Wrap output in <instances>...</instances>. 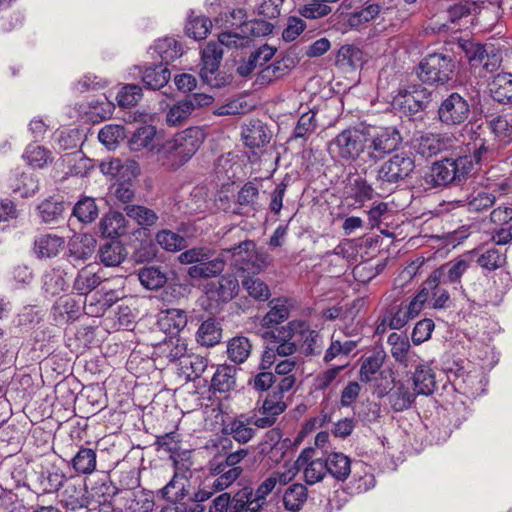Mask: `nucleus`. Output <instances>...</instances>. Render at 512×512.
I'll list each match as a JSON object with an SVG mask.
<instances>
[{
	"label": "nucleus",
	"mask_w": 512,
	"mask_h": 512,
	"mask_svg": "<svg viewBox=\"0 0 512 512\" xmlns=\"http://www.w3.org/2000/svg\"><path fill=\"white\" fill-rule=\"evenodd\" d=\"M471 114L469 101L458 92L445 97L437 110L439 122L446 127H457L464 124Z\"/></svg>",
	"instance_id": "8"
},
{
	"label": "nucleus",
	"mask_w": 512,
	"mask_h": 512,
	"mask_svg": "<svg viewBox=\"0 0 512 512\" xmlns=\"http://www.w3.org/2000/svg\"><path fill=\"white\" fill-rule=\"evenodd\" d=\"M171 77L170 71L162 65H153L145 68L142 82L146 88L158 90L164 87Z\"/></svg>",
	"instance_id": "37"
},
{
	"label": "nucleus",
	"mask_w": 512,
	"mask_h": 512,
	"mask_svg": "<svg viewBox=\"0 0 512 512\" xmlns=\"http://www.w3.org/2000/svg\"><path fill=\"white\" fill-rule=\"evenodd\" d=\"M208 297L215 301L229 302L239 292V282L232 274L222 275L217 281L208 283L205 287Z\"/></svg>",
	"instance_id": "16"
},
{
	"label": "nucleus",
	"mask_w": 512,
	"mask_h": 512,
	"mask_svg": "<svg viewBox=\"0 0 512 512\" xmlns=\"http://www.w3.org/2000/svg\"><path fill=\"white\" fill-rule=\"evenodd\" d=\"M367 167L376 165L387 155L396 151L402 143L400 131L395 127H366Z\"/></svg>",
	"instance_id": "4"
},
{
	"label": "nucleus",
	"mask_w": 512,
	"mask_h": 512,
	"mask_svg": "<svg viewBox=\"0 0 512 512\" xmlns=\"http://www.w3.org/2000/svg\"><path fill=\"white\" fill-rule=\"evenodd\" d=\"M490 94L493 100L501 103H512V74H498L490 84Z\"/></svg>",
	"instance_id": "31"
},
{
	"label": "nucleus",
	"mask_w": 512,
	"mask_h": 512,
	"mask_svg": "<svg viewBox=\"0 0 512 512\" xmlns=\"http://www.w3.org/2000/svg\"><path fill=\"white\" fill-rule=\"evenodd\" d=\"M155 240L161 248L169 252L181 251L187 247V241L183 236L168 229L159 231Z\"/></svg>",
	"instance_id": "46"
},
{
	"label": "nucleus",
	"mask_w": 512,
	"mask_h": 512,
	"mask_svg": "<svg viewBox=\"0 0 512 512\" xmlns=\"http://www.w3.org/2000/svg\"><path fill=\"white\" fill-rule=\"evenodd\" d=\"M138 279L146 289L157 290L166 284L167 275L161 267L148 266L139 269Z\"/></svg>",
	"instance_id": "38"
},
{
	"label": "nucleus",
	"mask_w": 512,
	"mask_h": 512,
	"mask_svg": "<svg viewBox=\"0 0 512 512\" xmlns=\"http://www.w3.org/2000/svg\"><path fill=\"white\" fill-rule=\"evenodd\" d=\"M142 97V89L137 84L125 85L117 94V102L120 107L134 106Z\"/></svg>",
	"instance_id": "64"
},
{
	"label": "nucleus",
	"mask_w": 512,
	"mask_h": 512,
	"mask_svg": "<svg viewBox=\"0 0 512 512\" xmlns=\"http://www.w3.org/2000/svg\"><path fill=\"white\" fill-rule=\"evenodd\" d=\"M252 342L245 336H235L226 345L227 358L235 365L243 364L252 353Z\"/></svg>",
	"instance_id": "26"
},
{
	"label": "nucleus",
	"mask_w": 512,
	"mask_h": 512,
	"mask_svg": "<svg viewBox=\"0 0 512 512\" xmlns=\"http://www.w3.org/2000/svg\"><path fill=\"white\" fill-rule=\"evenodd\" d=\"M400 105L405 112L416 114L428 108L432 101V92L422 86H414L405 91L400 98Z\"/></svg>",
	"instance_id": "17"
},
{
	"label": "nucleus",
	"mask_w": 512,
	"mask_h": 512,
	"mask_svg": "<svg viewBox=\"0 0 512 512\" xmlns=\"http://www.w3.org/2000/svg\"><path fill=\"white\" fill-rule=\"evenodd\" d=\"M96 240L91 235H81L69 245V253L75 260H87L95 251Z\"/></svg>",
	"instance_id": "42"
},
{
	"label": "nucleus",
	"mask_w": 512,
	"mask_h": 512,
	"mask_svg": "<svg viewBox=\"0 0 512 512\" xmlns=\"http://www.w3.org/2000/svg\"><path fill=\"white\" fill-rule=\"evenodd\" d=\"M237 372L238 369L235 365H219L211 379V388L220 393L234 390L237 386Z\"/></svg>",
	"instance_id": "21"
},
{
	"label": "nucleus",
	"mask_w": 512,
	"mask_h": 512,
	"mask_svg": "<svg viewBox=\"0 0 512 512\" xmlns=\"http://www.w3.org/2000/svg\"><path fill=\"white\" fill-rule=\"evenodd\" d=\"M329 151L341 160L354 162L358 167H367L366 127H352L341 131L330 141Z\"/></svg>",
	"instance_id": "3"
},
{
	"label": "nucleus",
	"mask_w": 512,
	"mask_h": 512,
	"mask_svg": "<svg viewBox=\"0 0 512 512\" xmlns=\"http://www.w3.org/2000/svg\"><path fill=\"white\" fill-rule=\"evenodd\" d=\"M222 58L223 48L220 47V44L218 42L209 41L205 48L202 50V68L200 70V76L203 82L207 83L212 87L219 86L216 73L219 70Z\"/></svg>",
	"instance_id": "12"
},
{
	"label": "nucleus",
	"mask_w": 512,
	"mask_h": 512,
	"mask_svg": "<svg viewBox=\"0 0 512 512\" xmlns=\"http://www.w3.org/2000/svg\"><path fill=\"white\" fill-rule=\"evenodd\" d=\"M101 278L91 267L81 269L73 283V290L78 295H87L101 283Z\"/></svg>",
	"instance_id": "40"
},
{
	"label": "nucleus",
	"mask_w": 512,
	"mask_h": 512,
	"mask_svg": "<svg viewBox=\"0 0 512 512\" xmlns=\"http://www.w3.org/2000/svg\"><path fill=\"white\" fill-rule=\"evenodd\" d=\"M165 332L177 335L187 325V315L180 309H168L159 321Z\"/></svg>",
	"instance_id": "43"
},
{
	"label": "nucleus",
	"mask_w": 512,
	"mask_h": 512,
	"mask_svg": "<svg viewBox=\"0 0 512 512\" xmlns=\"http://www.w3.org/2000/svg\"><path fill=\"white\" fill-rule=\"evenodd\" d=\"M242 286L249 296L257 301H266L270 297V290L267 284L259 278H246L242 280Z\"/></svg>",
	"instance_id": "61"
},
{
	"label": "nucleus",
	"mask_w": 512,
	"mask_h": 512,
	"mask_svg": "<svg viewBox=\"0 0 512 512\" xmlns=\"http://www.w3.org/2000/svg\"><path fill=\"white\" fill-rule=\"evenodd\" d=\"M13 191L21 197H29L35 194L39 189V182L35 175L31 173H22L11 185Z\"/></svg>",
	"instance_id": "56"
},
{
	"label": "nucleus",
	"mask_w": 512,
	"mask_h": 512,
	"mask_svg": "<svg viewBox=\"0 0 512 512\" xmlns=\"http://www.w3.org/2000/svg\"><path fill=\"white\" fill-rule=\"evenodd\" d=\"M124 212L130 219L143 228L154 226L159 219L157 213L153 209L142 205L127 204L124 206Z\"/></svg>",
	"instance_id": "39"
},
{
	"label": "nucleus",
	"mask_w": 512,
	"mask_h": 512,
	"mask_svg": "<svg viewBox=\"0 0 512 512\" xmlns=\"http://www.w3.org/2000/svg\"><path fill=\"white\" fill-rule=\"evenodd\" d=\"M59 498L62 507L72 512L87 509L90 503L85 483L74 478L65 482Z\"/></svg>",
	"instance_id": "10"
},
{
	"label": "nucleus",
	"mask_w": 512,
	"mask_h": 512,
	"mask_svg": "<svg viewBox=\"0 0 512 512\" xmlns=\"http://www.w3.org/2000/svg\"><path fill=\"white\" fill-rule=\"evenodd\" d=\"M67 273L62 269H52L43 275V289L51 295L56 296L68 288L66 279Z\"/></svg>",
	"instance_id": "41"
},
{
	"label": "nucleus",
	"mask_w": 512,
	"mask_h": 512,
	"mask_svg": "<svg viewBox=\"0 0 512 512\" xmlns=\"http://www.w3.org/2000/svg\"><path fill=\"white\" fill-rule=\"evenodd\" d=\"M130 473L132 474L130 480L131 482L127 483L126 489L118 491V489L115 486H113V484L110 481H107L97 484L95 487H93V495L98 498V501L100 503L110 501L118 493H124L127 496H129L130 494H132L131 490L138 487L140 484L139 478L135 476V472Z\"/></svg>",
	"instance_id": "33"
},
{
	"label": "nucleus",
	"mask_w": 512,
	"mask_h": 512,
	"mask_svg": "<svg viewBox=\"0 0 512 512\" xmlns=\"http://www.w3.org/2000/svg\"><path fill=\"white\" fill-rule=\"evenodd\" d=\"M65 240L55 234H42L34 241V252L39 258L56 257L63 249Z\"/></svg>",
	"instance_id": "24"
},
{
	"label": "nucleus",
	"mask_w": 512,
	"mask_h": 512,
	"mask_svg": "<svg viewBox=\"0 0 512 512\" xmlns=\"http://www.w3.org/2000/svg\"><path fill=\"white\" fill-rule=\"evenodd\" d=\"M64 202L49 198L41 202L38 206V213L45 223L56 222L64 211Z\"/></svg>",
	"instance_id": "50"
},
{
	"label": "nucleus",
	"mask_w": 512,
	"mask_h": 512,
	"mask_svg": "<svg viewBox=\"0 0 512 512\" xmlns=\"http://www.w3.org/2000/svg\"><path fill=\"white\" fill-rule=\"evenodd\" d=\"M389 402L394 411L400 412L408 409L415 400V394L404 385L396 386L390 391Z\"/></svg>",
	"instance_id": "47"
},
{
	"label": "nucleus",
	"mask_w": 512,
	"mask_h": 512,
	"mask_svg": "<svg viewBox=\"0 0 512 512\" xmlns=\"http://www.w3.org/2000/svg\"><path fill=\"white\" fill-rule=\"evenodd\" d=\"M154 49L162 62L166 64L178 59L183 53L181 44L176 39L170 37L159 39Z\"/></svg>",
	"instance_id": "44"
},
{
	"label": "nucleus",
	"mask_w": 512,
	"mask_h": 512,
	"mask_svg": "<svg viewBox=\"0 0 512 512\" xmlns=\"http://www.w3.org/2000/svg\"><path fill=\"white\" fill-rule=\"evenodd\" d=\"M459 46L471 66L474 67L480 66L481 62H483V55L488 48L487 45H482L471 40H461Z\"/></svg>",
	"instance_id": "60"
},
{
	"label": "nucleus",
	"mask_w": 512,
	"mask_h": 512,
	"mask_svg": "<svg viewBox=\"0 0 512 512\" xmlns=\"http://www.w3.org/2000/svg\"><path fill=\"white\" fill-rule=\"evenodd\" d=\"M455 138L447 133H424L413 141L415 151L422 157L430 158L453 147Z\"/></svg>",
	"instance_id": "11"
},
{
	"label": "nucleus",
	"mask_w": 512,
	"mask_h": 512,
	"mask_svg": "<svg viewBox=\"0 0 512 512\" xmlns=\"http://www.w3.org/2000/svg\"><path fill=\"white\" fill-rule=\"evenodd\" d=\"M489 149L483 142L479 145L468 143L451 157H446L433 163L430 174L427 176L433 187L461 183L468 176L476 173L484 160L487 159Z\"/></svg>",
	"instance_id": "1"
},
{
	"label": "nucleus",
	"mask_w": 512,
	"mask_h": 512,
	"mask_svg": "<svg viewBox=\"0 0 512 512\" xmlns=\"http://www.w3.org/2000/svg\"><path fill=\"white\" fill-rule=\"evenodd\" d=\"M471 256H462L454 261H450L433 273H438L439 283H459L461 276L468 270L471 265Z\"/></svg>",
	"instance_id": "23"
},
{
	"label": "nucleus",
	"mask_w": 512,
	"mask_h": 512,
	"mask_svg": "<svg viewBox=\"0 0 512 512\" xmlns=\"http://www.w3.org/2000/svg\"><path fill=\"white\" fill-rule=\"evenodd\" d=\"M193 112V104L186 98L175 103L166 114V122L168 125H181Z\"/></svg>",
	"instance_id": "51"
},
{
	"label": "nucleus",
	"mask_w": 512,
	"mask_h": 512,
	"mask_svg": "<svg viewBox=\"0 0 512 512\" xmlns=\"http://www.w3.org/2000/svg\"><path fill=\"white\" fill-rule=\"evenodd\" d=\"M298 327H301V321H290L287 325L266 331L264 338L271 345V350L276 351L277 355L287 357L297 351Z\"/></svg>",
	"instance_id": "9"
},
{
	"label": "nucleus",
	"mask_w": 512,
	"mask_h": 512,
	"mask_svg": "<svg viewBox=\"0 0 512 512\" xmlns=\"http://www.w3.org/2000/svg\"><path fill=\"white\" fill-rule=\"evenodd\" d=\"M414 390L418 395H430L436 388L435 374L427 365H419L413 376Z\"/></svg>",
	"instance_id": "35"
},
{
	"label": "nucleus",
	"mask_w": 512,
	"mask_h": 512,
	"mask_svg": "<svg viewBox=\"0 0 512 512\" xmlns=\"http://www.w3.org/2000/svg\"><path fill=\"white\" fill-rule=\"evenodd\" d=\"M286 407L287 405L282 400V397L276 392H273L267 395L262 406L258 409V413L270 415L277 420L278 416L286 410Z\"/></svg>",
	"instance_id": "63"
},
{
	"label": "nucleus",
	"mask_w": 512,
	"mask_h": 512,
	"mask_svg": "<svg viewBox=\"0 0 512 512\" xmlns=\"http://www.w3.org/2000/svg\"><path fill=\"white\" fill-rule=\"evenodd\" d=\"M71 465L78 474H92L97 467L96 451L91 448L81 447L72 458Z\"/></svg>",
	"instance_id": "34"
},
{
	"label": "nucleus",
	"mask_w": 512,
	"mask_h": 512,
	"mask_svg": "<svg viewBox=\"0 0 512 512\" xmlns=\"http://www.w3.org/2000/svg\"><path fill=\"white\" fill-rule=\"evenodd\" d=\"M455 70L453 59L442 53L425 56L416 68L418 79L428 85H444L452 80Z\"/></svg>",
	"instance_id": "7"
},
{
	"label": "nucleus",
	"mask_w": 512,
	"mask_h": 512,
	"mask_svg": "<svg viewBox=\"0 0 512 512\" xmlns=\"http://www.w3.org/2000/svg\"><path fill=\"white\" fill-rule=\"evenodd\" d=\"M217 21L222 22L221 26L225 30L242 31L244 24L247 22V14L244 9L237 8L224 15L221 14Z\"/></svg>",
	"instance_id": "62"
},
{
	"label": "nucleus",
	"mask_w": 512,
	"mask_h": 512,
	"mask_svg": "<svg viewBox=\"0 0 512 512\" xmlns=\"http://www.w3.org/2000/svg\"><path fill=\"white\" fill-rule=\"evenodd\" d=\"M327 464V473L338 481H345L351 473V460L348 456L340 452H334L325 459Z\"/></svg>",
	"instance_id": "32"
},
{
	"label": "nucleus",
	"mask_w": 512,
	"mask_h": 512,
	"mask_svg": "<svg viewBox=\"0 0 512 512\" xmlns=\"http://www.w3.org/2000/svg\"><path fill=\"white\" fill-rule=\"evenodd\" d=\"M204 139L205 133L201 128L185 129L158 149L157 159L166 169L175 171L195 155Z\"/></svg>",
	"instance_id": "2"
},
{
	"label": "nucleus",
	"mask_w": 512,
	"mask_h": 512,
	"mask_svg": "<svg viewBox=\"0 0 512 512\" xmlns=\"http://www.w3.org/2000/svg\"><path fill=\"white\" fill-rule=\"evenodd\" d=\"M125 246L118 240H108L98 250L100 262L106 267L119 266L127 257Z\"/></svg>",
	"instance_id": "22"
},
{
	"label": "nucleus",
	"mask_w": 512,
	"mask_h": 512,
	"mask_svg": "<svg viewBox=\"0 0 512 512\" xmlns=\"http://www.w3.org/2000/svg\"><path fill=\"white\" fill-rule=\"evenodd\" d=\"M69 479L59 469L49 470L43 473L40 477V485L42 490L46 493H53L59 491L64 487L65 482Z\"/></svg>",
	"instance_id": "59"
},
{
	"label": "nucleus",
	"mask_w": 512,
	"mask_h": 512,
	"mask_svg": "<svg viewBox=\"0 0 512 512\" xmlns=\"http://www.w3.org/2000/svg\"><path fill=\"white\" fill-rule=\"evenodd\" d=\"M190 480L187 471L176 470L172 479L161 489L164 499L171 503L170 506H186L185 500L190 495Z\"/></svg>",
	"instance_id": "14"
},
{
	"label": "nucleus",
	"mask_w": 512,
	"mask_h": 512,
	"mask_svg": "<svg viewBox=\"0 0 512 512\" xmlns=\"http://www.w3.org/2000/svg\"><path fill=\"white\" fill-rule=\"evenodd\" d=\"M345 193L348 198H351L355 203H364L373 199L374 195L379 193L375 192L372 185L360 175H352L347 179L345 186Z\"/></svg>",
	"instance_id": "20"
},
{
	"label": "nucleus",
	"mask_w": 512,
	"mask_h": 512,
	"mask_svg": "<svg viewBox=\"0 0 512 512\" xmlns=\"http://www.w3.org/2000/svg\"><path fill=\"white\" fill-rule=\"evenodd\" d=\"M415 163L411 155L405 152L397 153L383 162L376 175L378 196L389 194L394 185L406 179L414 170Z\"/></svg>",
	"instance_id": "6"
},
{
	"label": "nucleus",
	"mask_w": 512,
	"mask_h": 512,
	"mask_svg": "<svg viewBox=\"0 0 512 512\" xmlns=\"http://www.w3.org/2000/svg\"><path fill=\"white\" fill-rule=\"evenodd\" d=\"M208 359L198 354H186L179 364L178 373L187 381L198 379L207 369Z\"/></svg>",
	"instance_id": "25"
},
{
	"label": "nucleus",
	"mask_w": 512,
	"mask_h": 512,
	"mask_svg": "<svg viewBox=\"0 0 512 512\" xmlns=\"http://www.w3.org/2000/svg\"><path fill=\"white\" fill-rule=\"evenodd\" d=\"M307 499V488L300 483L292 484L283 496V504L287 510L297 511Z\"/></svg>",
	"instance_id": "45"
},
{
	"label": "nucleus",
	"mask_w": 512,
	"mask_h": 512,
	"mask_svg": "<svg viewBox=\"0 0 512 512\" xmlns=\"http://www.w3.org/2000/svg\"><path fill=\"white\" fill-rule=\"evenodd\" d=\"M316 451L313 448L304 449L298 456L295 466L303 470L304 479L307 484H315L327 474V464L321 458H314Z\"/></svg>",
	"instance_id": "13"
},
{
	"label": "nucleus",
	"mask_w": 512,
	"mask_h": 512,
	"mask_svg": "<svg viewBox=\"0 0 512 512\" xmlns=\"http://www.w3.org/2000/svg\"><path fill=\"white\" fill-rule=\"evenodd\" d=\"M23 158L34 168H43L52 161L50 151L33 144L26 148Z\"/></svg>",
	"instance_id": "57"
},
{
	"label": "nucleus",
	"mask_w": 512,
	"mask_h": 512,
	"mask_svg": "<svg viewBox=\"0 0 512 512\" xmlns=\"http://www.w3.org/2000/svg\"><path fill=\"white\" fill-rule=\"evenodd\" d=\"M73 215L83 223H91L98 217V207L90 197L79 200L73 208Z\"/></svg>",
	"instance_id": "55"
},
{
	"label": "nucleus",
	"mask_w": 512,
	"mask_h": 512,
	"mask_svg": "<svg viewBox=\"0 0 512 512\" xmlns=\"http://www.w3.org/2000/svg\"><path fill=\"white\" fill-rule=\"evenodd\" d=\"M213 255V250L209 249L208 260L190 266L187 269V274L194 279H208L219 276L225 269L227 254L223 248L217 257L212 258Z\"/></svg>",
	"instance_id": "15"
},
{
	"label": "nucleus",
	"mask_w": 512,
	"mask_h": 512,
	"mask_svg": "<svg viewBox=\"0 0 512 512\" xmlns=\"http://www.w3.org/2000/svg\"><path fill=\"white\" fill-rule=\"evenodd\" d=\"M112 306V298L109 294H94L89 299L85 300L84 311L87 315L92 317L102 316L106 310Z\"/></svg>",
	"instance_id": "53"
},
{
	"label": "nucleus",
	"mask_w": 512,
	"mask_h": 512,
	"mask_svg": "<svg viewBox=\"0 0 512 512\" xmlns=\"http://www.w3.org/2000/svg\"><path fill=\"white\" fill-rule=\"evenodd\" d=\"M250 425L247 415L241 414L223 428V433L231 435L240 444H246L255 434V430Z\"/></svg>",
	"instance_id": "28"
},
{
	"label": "nucleus",
	"mask_w": 512,
	"mask_h": 512,
	"mask_svg": "<svg viewBox=\"0 0 512 512\" xmlns=\"http://www.w3.org/2000/svg\"><path fill=\"white\" fill-rule=\"evenodd\" d=\"M241 135L245 146L251 149L265 146L271 138L267 126L258 119L249 121L242 129Z\"/></svg>",
	"instance_id": "19"
},
{
	"label": "nucleus",
	"mask_w": 512,
	"mask_h": 512,
	"mask_svg": "<svg viewBox=\"0 0 512 512\" xmlns=\"http://www.w3.org/2000/svg\"><path fill=\"white\" fill-rule=\"evenodd\" d=\"M230 255L232 267L248 274H258L270 263V256L263 249H257L252 240H240L238 243L224 248Z\"/></svg>",
	"instance_id": "5"
},
{
	"label": "nucleus",
	"mask_w": 512,
	"mask_h": 512,
	"mask_svg": "<svg viewBox=\"0 0 512 512\" xmlns=\"http://www.w3.org/2000/svg\"><path fill=\"white\" fill-rule=\"evenodd\" d=\"M297 350L300 349L306 356L319 354L321 351L320 335L315 330L301 321V327H298Z\"/></svg>",
	"instance_id": "29"
},
{
	"label": "nucleus",
	"mask_w": 512,
	"mask_h": 512,
	"mask_svg": "<svg viewBox=\"0 0 512 512\" xmlns=\"http://www.w3.org/2000/svg\"><path fill=\"white\" fill-rule=\"evenodd\" d=\"M222 327L214 318H208L201 323L196 332V341L203 347H213L220 343Z\"/></svg>",
	"instance_id": "27"
},
{
	"label": "nucleus",
	"mask_w": 512,
	"mask_h": 512,
	"mask_svg": "<svg viewBox=\"0 0 512 512\" xmlns=\"http://www.w3.org/2000/svg\"><path fill=\"white\" fill-rule=\"evenodd\" d=\"M155 354L158 358L168 362L181 363V359L187 354V343L185 339L179 336H172L160 342L155 348Z\"/></svg>",
	"instance_id": "18"
},
{
	"label": "nucleus",
	"mask_w": 512,
	"mask_h": 512,
	"mask_svg": "<svg viewBox=\"0 0 512 512\" xmlns=\"http://www.w3.org/2000/svg\"><path fill=\"white\" fill-rule=\"evenodd\" d=\"M125 138V128L121 125H106L98 133L99 141L108 149H115Z\"/></svg>",
	"instance_id": "54"
},
{
	"label": "nucleus",
	"mask_w": 512,
	"mask_h": 512,
	"mask_svg": "<svg viewBox=\"0 0 512 512\" xmlns=\"http://www.w3.org/2000/svg\"><path fill=\"white\" fill-rule=\"evenodd\" d=\"M156 135L155 128L147 125L137 129L129 140L130 149L133 151H140L144 148L153 147L154 138Z\"/></svg>",
	"instance_id": "48"
},
{
	"label": "nucleus",
	"mask_w": 512,
	"mask_h": 512,
	"mask_svg": "<svg viewBox=\"0 0 512 512\" xmlns=\"http://www.w3.org/2000/svg\"><path fill=\"white\" fill-rule=\"evenodd\" d=\"M380 10L381 6L378 3H371L361 10L350 13L347 17V24L351 28H358L375 19Z\"/></svg>",
	"instance_id": "49"
},
{
	"label": "nucleus",
	"mask_w": 512,
	"mask_h": 512,
	"mask_svg": "<svg viewBox=\"0 0 512 512\" xmlns=\"http://www.w3.org/2000/svg\"><path fill=\"white\" fill-rule=\"evenodd\" d=\"M212 28V22L204 16H191L185 26L187 36L195 40L204 39Z\"/></svg>",
	"instance_id": "52"
},
{
	"label": "nucleus",
	"mask_w": 512,
	"mask_h": 512,
	"mask_svg": "<svg viewBox=\"0 0 512 512\" xmlns=\"http://www.w3.org/2000/svg\"><path fill=\"white\" fill-rule=\"evenodd\" d=\"M477 263L483 269L494 271L506 263V254L499 249L490 248L483 252L477 259Z\"/></svg>",
	"instance_id": "58"
},
{
	"label": "nucleus",
	"mask_w": 512,
	"mask_h": 512,
	"mask_svg": "<svg viewBox=\"0 0 512 512\" xmlns=\"http://www.w3.org/2000/svg\"><path fill=\"white\" fill-rule=\"evenodd\" d=\"M215 492L210 487L209 489L201 488L188 496L186 506H166L164 512H202L204 508L201 503L208 500Z\"/></svg>",
	"instance_id": "36"
},
{
	"label": "nucleus",
	"mask_w": 512,
	"mask_h": 512,
	"mask_svg": "<svg viewBox=\"0 0 512 512\" xmlns=\"http://www.w3.org/2000/svg\"><path fill=\"white\" fill-rule=\"evenodd\" d=\"M262 509L251 487H244L231 497V512H260Z\"/></svg>",
	"instance_id": "30"
}]
</instances>
